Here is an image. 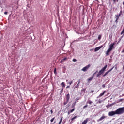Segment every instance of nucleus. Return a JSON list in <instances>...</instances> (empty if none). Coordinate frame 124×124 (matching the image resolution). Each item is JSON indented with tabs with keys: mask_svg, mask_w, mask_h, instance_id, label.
<instances>
[{
	"mask_svg": "<svg viewBox=\"0 0 124 124\" xmlns=\"http://www.w3.org/2000/svg\"><path fill=\"white\" fill-rule=\"evenodd\" d=\"M124 113V107L118 108L116 111H112L108 112V116L113 117L114 115H122Z\"/></svg>",
	"mask_w": 124,
	"mask_h": 124,
	"instance_id": "f257e3e1",
	"label": "nucleus"
},
{
	"mask_svg": "<svg viewBox=\"0 0 124 124\" xmlns=\"http://www.w3.org/2000/svg\"><path fill=\"white\" fill-rule=\"evenodd\" d=\"M107 68V65H106L104 67H103L99 71L96 76V77H100V75L103 74L106 69Z\"/></svg>",
	"mask_w": 124,
	"mask_h": 124,
	"instance_id": "f03ea898",
	"label": "nucleus"
},
{
	"mask_svg": "<svg viewBox=\"0 0 124 124\" xmlns=\"http://www.w3.org/2000/svg\"><path fill=\"white\" fill-rule=\"evenodd\" d=\"M66 100H65L64 101L63 105H66V104H67L69 102V99H70V95H69V94L66 95Z\"/></svg>",
	"mask_w": 124,
	"mask_h": 124,
	"instance_id": "7ed1b4c3",
	"label": "nucleus"
},
{
	"mask_svg": "<svg viewBox=\"0 0 124 124\" xmlns=\"http://www.w3.org/2000/svg\"><path fill=\"white\" fill-rule=\"evenodd\" d=\"M122 11H120L119 14L115 15V18L116 19L115 20V23H118L119 22L118 20H119V18H120V16H121V15H122Z\"/></svg>",
	"mask_w": 124,
	"mask_h": 124,
	"instance_id": "20e7f679",
	"label": "nucleus"
},
{
	"mask_svg": "<svg viewBox=\"0 0 124 124\" xmlns=\"http://www.w3.org/2000/svg\"><path fill=\"white\" fill-rule=\"evenodd\" d=\"M91 67V65L90 64H88L86 66L83 67L81 70L82 71H84V72L87 71L88 70V69H89V68Z\"/></svg>",
	"mask_w": 124,
	"mask_h": 124,
	"instance_id": "39448f33",
	"label": "nucleus"
},
{
	"mask_svg": "<svg viewBox=\"0 0 124 124\" xmlns=\"http://www.w3.org/2000/svg\"><path fill=\"white\" fill-rule=\"evenodd\" d=\"M95 74H96V72L93 74L92 77H90L88 78L87 80L88 83H91V81H92V80L93 79V78L94 77V75H95Z\"/></svg>",
	"mask_w": 124,
	"mask_h": 124,
	"instance_id": "423d86ee",
	"label": "nucleus"
},
{
	"mask_svg": "<svg viewBox=\"0 0 124 124\" xmlns=\"http://www.w3.org/2000/svg\"><path fill=\"white\" fill-rule=\"evenodd\" d=\"M114 67H115V66H113L112 68H111L108 71H107L104 75H103V77H105V76H106V75H107V74H108V73L111 72V71H112L113 70V69H114Z\"/></svg>",
	"mask_w": 124,
	"mask_h": 124,
	"instance_id": "0eeeda50",
	"label": "nucleus"
},
{
	"mask_svg": "<svg viewBox=\"0 0 124 124\" xmlns=\"http://www.w3.org/2000/svg\"><path fill=\"white\" fill-rule=\"evenodd\" d=\"M115 43H113L109 45V48L108 49H109L110 51H112L113 50V48L114 47V45H115Z\"/></svg>",
	"mask_w": 124,
	"mask_h": 124,
	"instance_id": "6e6552de",
	"label": "nucleus"
},
{
	"mask_svg": "<svg viewBox=\"0 0 124 124\" xmlns=\"http://www.w3.org/2000/svg\"><path fill=\"white\" fill-rule=\"evenodd\" d=\"M102 47H103V46H101L99 47H96L94 49V52H97V51H98L99 50H100V49H101Z\"/></svg>",
	"mask_w": 124,
	"mask_h": 124,
	"instance_id": "1a4fd4ad",
	"label": "nucleus"
},
{
	"mask_svg": "<svg viewBox=\"0 0 124 124\" xmlns=\"http://www.w3.org/2000/svg\"><path fill=\"white\" fill-rule=\"evenodd\" d=\"M106 118H107V116H103L97 120V122H100V121H102V120H104Z\"/></svg>",
	"mask_w": 124,
	"mask_h": 124,
	"instance_id": "9d476101",
	"label": "nucleus"
},
{
	"mask_svg": "<svg viewBox=\"0 0 124 124\" xmlns=\"http://www.w3.org/2000/svg\"><path fill=\"white\" fill-rule=\"evenodd\" d=\"M90 120L89 118H86L82 123V124H86L88 123V121Z\"/></svg>",
	"mask_w": 124,
	"mask_h": 124,
	"instance_id": "9b49d317",
	"label": "nucleus"
},
{
	"mask_svg": "<svg viewBox=\"0 0 124 124\" xmlns=\"http://www.w3.org/2000/svg\"><path fill=\"white\" fill-rule=\"evenodd\" d=\"M106 93V91H104L103 93H102L99 95V97H101V96H103V95H104V94Z\"/></svg>",
	"mask_w": 124,
	"mask_h": 124,
	"instance_id": "f8f14e48",
	"label": "nucleus"
},
{
	"mask_svg": "<svg viewBox=\"0 0 124 124\" xmlns=\"http://www.w3.org/2000/svg\"><path fill=\"white\" fill-rule=\"evenodd\" d=\"M110 52H111V50H110L109 49H108L106 53V55L109 56V53H110Z\"/></svg>",
	"mask_w": 124,
	"mask_h": 124,
	"instance_id": "ddd939ff",
	"label": "nucleus"
},
{
	"mask_svg": "<svg viewBox=\"0 0 124 124\" xmlns=\"http://www.w3.org/2000/svg\"><path fill=\"white\" fill-rule=\"evenodd\" d=\"M75 105H76V102L73 103L72 105V108H75Z\"/></svg>",
	"mask_w": 124,
	"mask_h": 124,
	"instance_id": "4468645a",
	"label": "nucleus"
},
{
	"mask_svg": "<svg viewBox=\"0 0 124 124\" xmlns=\"http://www.w3.org/2000/svg\"><path fill=\"white\" fill-rule=\"evenodd\" d=\"M61 85L62 88H64V87H65V84H64V82H62Z\"/></svg>",
	"mask_w": 124,
	"mask_h": 124,
	"instance_id": "2eb2a0df",
	"label": "nucleus"
},
{
	"mask_svg": "<svg viewBox=\"0 0 124 124\" xmlns=\"http://www.w3.org/2000/svg\"><path fill=\"white\" fill-rule=\"evenodd\" d=\"M86 103H87V104H90L91 105V104H92L93 103V101H87Z\"/></svg>",
	"mask_w": 124,
	"mask_h": 124,
	"instance_id": "dca6fc26",
	"label": "nucleus"
},
{
	"mask_svg": "<svg viewBox=\"0 0 124 124\" xmlns=\"http://www.w3.org/2000/svg\"><path fill=\"white\" fill-rule=\"evenodd\" d=\"M75 110V108H73L72 109L70 110V113H72Z\"/></svg>",
	"mask_w": 124,
	"mask_h": 124,
	"instance_id": "f3484780",
	"label": "nucleus"
},
{
	"mask_svg": "<svg viewBox=\"0 0 124 124\" xmlns=\"http://www.w3.org/2000/svg\"><path fill=\"white\" fill-rule=\"evenodd\" d=\"M98 39L100 40L101 39V35H99L98 37Z\"/></svg>",
	"mask_w": 124,
	"mask_h": 124,
	"instance_id": "a211bd4d",
	"label": "nucleus"
},
{
	"mask_svg": "<svg viewBox=\"0 0 124 124\" xmlns=\"http://www.w3.org/2000/svg\"><path fill=\"white\" fill-rule=\"evenodd\" d=\"M72 83H73V81H70V82H68L67 83V84H69V86H71V84H72Z\"/></svg>",
	"mask_w": 124,
	"mask_h": 124,
	"instance_id": "6ab92c4d",
	"label": "nucleus"
},
{
	"mask_svg": "<svg viewBox=\"0 0 124 124\" xmlns=\"http://www.w3.org/2000/svg\"><path fill=\"white\" fill-rule=\"evenodd\" d=\"M76 118H77V116H76L74 117L73 118H72L71 119V121H73V120H75V119H76Z\"/></svg>",
	"mask_w": 124,
	"mask_h": 124,
	"instance_id": "aec40b11",
	"label": "nucleus"
},
{
	"mask_svg": "<svg viewBox=\"0 0 124 124\" xmlns=\"http://www.w3.org/2000/svg\"><path fill=\"white\" fill-rule=\"evenodd\" d=\"M55 120V117H53L51 120H50L51 123H53L54 121Z\"/></svg>",
	"mask_w": 124,
	"mask_h": 124,
	"instance_id": "412c9836",
	"label": "nucleus"
},
{
	"mask_svg": "<svg viewBox=\"0 0 124 124\" xmlns=\"http://www.w3.org/2000/svg\"><path fill=\"white\" fill-rule=\"evenodd\" d=\"M62 117L61 118L60 121V122H59L58 124H61V123H62Z\"/></svg>",
	"mask_w": 124,
	"mask_h": 124,
	"instance_id": "4be33fe9",
	"label": "nucleus"
},
{
	"mask_svg": "<svg viewBox=\"0 0 124 124\" xmlns=\"http://www.w3.org/2000/svg\"><path fill=\"white\" fill-rule=\"evenodd\" d=\"M54 74H57V71H56V68H55V69H54Z\"/></svg>",
	"mask_w": 124,
	"mask_h": 124,
	"instance_id": "5701e85b",
	"label": "nucleus"
},
{
	"mask_svg": "<svg viewBox=\"0 0 124 124\" xmlns=\"http://www.w3.org/2000/svg\"><path fill=\"white\" fill-rule=\"evenodd\" d=\"M67 58H66V57L63 59V61H64H64H67Z\"/></svg>",
	"mask_w": 124,
	"mask_h": 124,
	"instance_id": "b1692460",
	"label": "nucleus"
},
{
	"mask_svg": "<svg viewBox=\"0 0 124 124\" xmlns=\"http://www.w3.org/2000/svg\"><path fill=\"white\" fill-rule=\"evenodd\" d=\"M87 106H88L87 105L84 106L83 107V109H85V108H87Z\"/></svg>",
	"mask_w": 124,
	"mask_h": 124,
	"instance_id": "393cba45",
	"label": "nucleus"
},
{
	"mask_svg": "<svg viewBox=\"0 0 124 124\" xmlns=\"http://www.w3.org/2000/svg\"><path fill=\"white\" fill-rule=\"evenodd\" d=\"M73 62H77V60L76 59H73Z\"/></svg>",
	"mask_w": 124,
	"mask_h": 124,
	"instance_id": "a878e982",
	"label": "nucleus"
},
{
	"mask_svg": "<svg viewBox=\"0 0 124 124\" xmlns=\"http://www.w3.org/2000/svg\"><path fill=\"white\" fill-rule=\"evenodd\" d=\"M62 92H63V88H62L61 91H60L61 93H62Z\"/></svg>",
	"mask_w": 124,
	"mask_h": 124,
	"instance_id": "bb28decb",
	"label": "nucleus"
},
{
	"mask_svg": "<svg viewBox=\"0 0 124 124\" xmlns=\"http://www.w3.org/2000/svg\"><path fill=\"white\" fill-rule=\"evenodd\" d=\"M69 88H70V85L67 86L66 87V89H68Z\"/></svg>",
	"mask_w": 124,
	"mask_h": 124,
	"instance_id": "cd10ccee",
	"label": "nucleus"
},
{
	"mask_svg": "<svg viewBox=\"0 0 124 124\" xmlns=\"http://www.w3.org/2000/svg\"><path fill=\"white\" fill-rule=\"evenodd\" d=\"M102 87L103 88H105V84H103Z\"/></svg>",
	"mask_w": 124,
	"mask_h": 124,
	"instance_id": "c85d7f7f",
	"label": "nucleus"
},
{
	"mask_svg": "<svg viewBox=\"0 0 124 124\" xmlns=\"http://www.w3.org/2000/svg\"><path fill=\"white\" fill-rule=\"evenodd\" d=\"M64 62L63 59H62V60L61 61V63H62V62Z\"/></svg>",
	"mask_w": 124,
	"mask_h": 124,
	"instance_id": "c756f323",
	"label": "nucleus"
},
{
	"mask_svg": "<svg viewBox=\"0 0 124 124\" xmlns=\"http://www.w3.org/2000/svg\"><path fill=\"white\" fill-rule=\"evenodd\" d=\"M4 13V14H5V15H6V14H7L8 12H5Z\"/></svg>",
	"mask_w": 124,
	"mask_h": 124,
	"instance_id": "7c9ffc66",
	"label": "nucleus"
},
{
	"mask_svg": "<svg viewBox=\"0 0 124 124\" xmlns=\"http://www.w3.org/2000/svg\"><path fill=\"white\" fill-rule=\"evenodd\" d=\"M70 113H71V112H70V111H68V115H70Z\"/></svg>",
	"mask_w": 124,
	"mask_h": 124,
	"instance_id": "2f4dec72",
	"label": "nucleus"
},
{
	"mask_svg": "<svg viewBox=\"0 0 124 124\" xmlns=\"http://www.w3.org/2000/svg\"><path fill=\"white\" fill-rule=\"evenodd\" d=\"M50 113H51V114H52L53 113V110H50Z\"/></svg>",
	"mask_w": 124,
	"mask_h": 124,
	"instance_id": "473e14b6",
	"label": "nucleus"
},
{
	"mask_svg": "<svg viewBox=\"0 0 124 124\" xmlns=\"http://www.w3.org/2000/svg\"><path fill=\"white\" fill-rule=\"evenodd\" d=\"M76 100H79V98H77L76 99Z\"/></svg>",
	"mask_w": 124,
	"mask_h": 124,
	"instance_id": "72a5a7b5",
	"label": "nucleus"
},
{
	"mask_svg": "<svg viewBox=\"0 0 124 124\" xmlns=\"http://www.w3.org/2000/svg\"><path fill=\"white\" fill-rule=\"evenodd\" d=\"M116 0H113L114 2H116Z\"/></svg>",
	"mask_w": 124,
	"mask_h": 124,
	"instance_id": "f704fd0d",
	"label": "nucleus"
},
{
	"mask_svg": "<svg viewBox=\"0 0 124 124\" xmlns=\"http://www.w3.org/2000/svg\"><path fill=\"white\" fill-rule=\"evenodd\" d=\"M123 70H124V66L123 67Z\"/></svg>",
	"mask_w": 124,
	"mask_h": 124,
	"instance_id": "c9c22d12",
	"label": "nucleus"
},
{
	"mask_svg": "<svg viewBox=\"0 0 124 124\" xmlns=\"http://www.w3.org/2000/svg\"><path fill=\"white\" fill-rule=\"evenodd\" d=\"M99 103H101V101H99Z\"/></svg>",
	"mask_w": 124,
	"mask_h": 124,
	"instance_id": "e433bc0d",
	"label": "nucleus"
},
{
	"mask_svg": "<svg viewBox=\"0 0 124 124\" xmlns=\"http://www.w3.org/2000/svg\"><path fill=\"white\" fill-rule=\"evenodd\" d=\"M124 49H123V51H122V53H124Z\"/></svg>",
	"mask_w": 124,
	"mask_h": 124,
	"instance_id": "4c0bfd02",
	"label": "nucleus"
},
{
	"mask_svg": "<svg viewBox=\"0 0 124 124\" xmlns=\"http://www.w3.org/2000/svg\"><path fill=\"white\" fill-rule=\"evenodd\" d=\"M80 80L78 81V84L80 83Z\"/></svg>",
	"mask_w": 124,
	"mask_h": 124,
	"instance_id": "58836bf2",
	"label": "nucleus"
},
{
	"mask_svg": "<svg viewBox=\"0 0 124 124\" xmlns=\"http://www.w3.org/2000/svg\"><path fill=\"white\" fill-rule=\"evenodd\" d=\"M66 82H68V80H66Z\"/></svg>",
	"mask_w": 124,
	"mask_h": 124,
	"instance_id": "ea45409f",
	"label": "nucleus"
},
{
	"mask_svg": "<svg viewBox=\"0 0 124 124\" xmlns=\"http://www.w3.org/2000/svg\"><path fill=\"white\" fill-rule=\"evenodd\" d=\"M91 93H93V91H91Z\"/></svg>",
	"mask_w": 124,
	"mask_h": 124,
	"instance_id": "a19ab883",
	"label": "nucleus"
},
{
	"mask_svg": "<svg viewBox=\"0 0 124 124\" xmlns=\"http://www.w3.org/2000/svg\"><path fill=\"white\" fill-rule=\"evenodd\" d=\"M115 68V69H117V66H116Z\"/></svg>",
	"mask_w": 124,
	"mask_h": 124,
	"instance_id": "79ce46f5",
	"label": "nucleus"
}]
</instances>
